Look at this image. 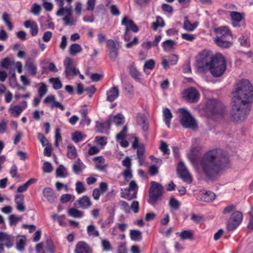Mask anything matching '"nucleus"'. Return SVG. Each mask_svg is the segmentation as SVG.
Listing matches in <instances>:
<instances>
[{"mask_svg":"<svg viewBox=\"0 0 253 253\" xmlns=\"http://www.w3.org/2000/svg\"><path fill=\"white\" fill-rule=\"evenodd\" d=\"M175 44L174 41L172 40H167L162 42V46L165 51L169 50L173 48Z\"/></svg>","mask_w":253,"mask_h":253,"instance_id":"obj_37","label":"nucleus"},{"mask_svg":"<svg viewBox=\"0 0 253 253\" xmlns=\"http://www.w3.org/2000/svg\"><path fill=\"white\" fill-rule=\"evenodd\" d=\"M47 92V86L43 83L40 84V86L38 89V93L40 97H42Z\"/></svg>","mask_w":253,"mask_h":253,"instance_id":"obj_45","label":"nucleus"},{"mask_svg":"<svg viewBox=\"0 0 253 253\" xmlns=\"http://www.w3.org/2000/svg\"><path fill=\"white\" fill-rule=\"evenodd\" d=\"M0 242L5 243V245L7 248H10L12 246V240L11 236L3 232H0Z\"/></svg>","mask_w":253,"mask_h":253,"instance_id":"obj_27","label":"nucleus"},{"mask_svg":"<svg viewBox=\"0 0 253 253\" xmlns=\"http://www.w3.org/2000/svg\"><path fill=\"white\" fill-rule=\"evenodd\" d=\"M111 125L108 119L104 122H96V130L100 133H106L110 129Z\"/></svg>","mask_w":253,"mask_h":253,"instance_id":"obj_19","label":"nucleus"},{"mask_svg":"<svg viewBox=\"0 0 253 253\" xmlns=\"http://www.w3.org/2000/svg\"><path fill=\"white\" fill-rule=\"evenodd\" d=\"M92 205V203L89 197L84 196L80 198V207L84 209H88Z\"/></svg>","mask_w":253,"mask_h":253,"instance_id":"obj_32","label":"nucleus"},{"mask_svg":"<svg viewBox=\"0 0 253 253\" xmlns=\"http://www.w3.org/2000/svg\"><path fill=\"white\" fill-rule=\"evenodd\" d=\"M73 200L74 197H73L72 195L68 194L62 195L60 199L61 202L63 203H65Z\"/></svg>","mask_w":253,"mask_h":253,"instance_id":"obj_59","label":"nucleus"},{"mask_svg":"<svg viewBox=\"0 0 253 253\" xmlns=\"http://www.w3.org/2000/svg\"><path fill=\"white\" fill-rule=\"evenodd\" d=\"M93 161L96 163V167L101 171H105L107 168V165H103L105 162L104 158L102 156L95 157Z\"/></svg>","mask_w":253,"mask_h":253,"instance_id":"obj_30","label":"nucleus"},{"mask_svg":"<svg viewBox=\"0 0 253 253\" xmlns=\"http://www.w3.org/2000/svg\"><path fill=\"white\" fill-rule=\"evenodd\" d=\"M227 64L225 57L221 53H217L214 55L208 70L211 75L216 78L221 77L225 72Z\"/></svg>","mask_w":253,"mask_h":253,"instance_id":"obj_3","label":"nucleus"},{"mask_svg":"<svg viewBox=\"0 0 253 253\" xmlns=\"http://www.w3.org/2000/svg\"><path fill=\"white\" fill-rule=\"evenodd\" d=\"M130 237L133 241H140L142 239V233L138 230H131Z\"/></svg>","mask_w":253,"mask_h":253,"instance_id":"obj_36","label":"nucleus"},{"mask_svg":"<svg viewBox=\"0 0 253 253\" xmlns=\"http://www.w3.org/2000/svg\"><path fill=\"white\" fill-rule=\"evenodd\" d=\"M52 219L57 221L60 226H65L66 223L64 222L65 216L64 215H59L57 214H54L51 216Z\"/></svg>","mask_w":253,"mask_h":253,"instance_id":"obj_40","label":"nucleus"},{"mask_svg":"<svg viewBox=\"0 0 253 253\" xmlns=\"http://www.w3.org/2000/svg\"><path fill=\"white\" fill-rule=\"evenodd\" d=\"M123 175L124 176L125 180L126 181H128L129 180L131 179L132 177L130 169H126L123 172Z\"/></svg>","mask_w":253,"mask_h":253,"instance_id":"obj_62","label":"nucleus"},{"mask_svg":"<svg viewBox=\"0 0 253 253\" xmlns=\"http://www.w3.org/2000/svg\"><path fill=\"white\" fill-rule=\"evenodd\" d=\"M42 6L44 9L47 11H50L53 9V4L52 3L48 2L46 0H42Z\"/></svg>","mask_w":253,"mask_h":253,"instance_id":"obj_61","label":"nucleus"},{"mask_svg":"<svg viewBox=\"0 0 253 253\" xmlns=\"http://www.w3.org/2000/svg\"><path fill=\"white\" fill-rule=\"evenodd\" d=\"M214 42L217 45L224 48H229L233 44V42L229 41V39H224L221 37L215 38Z\"/></svg>","mask_w":253,"mask_h":253,"instance_id":"obj_24","label":"nucleus"},{"mask_svg":"<svg viewBox=\"0 0 253 253\" xmlns=\"http://www.w3.org/2000/svg\"><path fill=\"white\" fill-rule=\"evenodd\" d=\"M119 205L126 212L129 213L130 212V207L126 202L121 201L119 202Z\"/></svg>","mask_w":253,"mask_h":253,"instance_id":"obj_64","label":"nucleus"},{"mask_svg":"<svg viewBox=\"0 0 253 253\" xmlns=\"http://www.w3.org/2000/svg\"><path fill=\"white\" fill-rule=\"evenodd\" d=\"M193 233L189 230L182 231L179 235V237L182 240L191 239L193 237Z\"/></svg>","mask_w":253,"mask_h":253,"instance_id":"obj_46","label":"nucleus"},{"mask_svg":"<svg viewBox=\"0 0 253 253\" xmlns=\"http://www.w3.org/2000/svg\"><path fill=\"white\" fill-rule=\"evenodd\" d=\"M160 149L163 153L164 155H169L170 154V150L168 148V144L163 141H161Z\"/></svg>","mask_w":253,"mask_h":253,"instance_id":"obj_48","label":"nucleus"},{"mask_svg":"<svg viewBox=\"0 0 253 253\" xmlns=\"http://www.w3.org/2000/svg\"><path fill=\"white\" fill-rule=\"evenodd\" d=\"M108 120L111 124H115L117 126L123 125L125 123V117L122 114H118L116 115H110Z\"/></svg>","mask_w":253,"mask_h":253,"instance_id":"obj_23","label":"nucleus"},{"mask_svg":"<svg viewBox=\"0 0 253 253\" xmlns=\"http://www.w3.org/2000/svg\"><path fill=\"white\" fill-rule=\"evenodd\" d=\"M129 73L131 77L137 82H140L141 80V73L133 65L128 66Z\"/></svg>","mask_w":253,"mask_h":253,"instance_id":"obj_28","label":"nucleus"},{"mask_svg":"<svg viewBox=\"0 0 253 253\" xmlns=\"http://www.w3.org/2000/svg\"><path fill=\"white\" fill-rule=\"evenodd\" d=\"M7 129V123L5 120H2L0 122V134L5 133Z\"/></svg>","mask_w":253,"mask_h":253,"instance_id":"obj_58","label":"nucleus"},{"mask_svg":"<svg viewBox=\"0 0 253 253\" xmlns=\"http://www.w3.org/2000/svg\"><path fill=\"white\" fill-rule=\"evenodd\" d=\"M182 96L185 100L190 103L198 102L200 98L199 92L193 87L184 89L182 92Z\"/></svg>","mask_w":253,"mask_h":253,"instance_id":"obj_7","label":"nucleus"},{"mask_svg":"<svg viewBox=\"0 0 253 253\" xmlns=\"http://www.w3.org/2000/svg\"><path fill=\"white\" fill-rule=\"evenodd\" d=\"M215 195L213 192L208 191L201 194L199 200L206 203H210L212 202L215 199Z\"/></svg>","mask_w":253,"mask_h":253,"instance_id":"obj_25","label":"nucleus"},{"mask_svg":"<svg viewBox=\"0 0 253 253\" xmlns=\"http://www.w3.org/2000/svg\"><path fill=\"white\" fill-rule=\"evenodd\" d=\"M177 171L179 177L185 182L187 183H191L192 182V177L182 162H179Z\"/></svg>","mask_w":253,"mask_h":253,"instance_id":"obj_11","label":"nucleus"},{"mask_svg":"<svg viewBox=\"0 0 253 253\" xmlns=\"http://www.w3.org/2000/svg\"><path fill=\"white\" fill-rule=\"evenodd\" d=\"M55 138V145L56 147H58L59 141L61 140V135L60 132V129L59 128H57L56 129Z\"/></svg>","mask_w":253,"mask_h":253,"instance_id":"obj_56","label":"nucleus"},{"mask_svg":"<svg viewBox=\"0 0 253 253\" xmlns=\"http://www.w3.org/2000/svg\"><path fill=\"white\" fill-rule=\"evenodd\" d=\"M49 81L52 84L53 87L55 89H59L62 88V84L58 78H50Z\"/></svg>","mask_w":253,"mask_h":253,"instance_id":"obj_44","label":"nucleus"},{"mask_svg":"<svg viewBox=\"0 0 253 253\" xmlns=\"http://www.w3.org/2000/svg\"><path fill=\"white\" fill-rule=\"evenodd\" d=\"M214 55L211 54V51L207 50H204L200 52L196 60L197 69L201 71L208 70L211 63V60L214 58Z\"/></svg>","mask_w":253,"mask_h":253,"instance_id":"obj_6","label":"nucleus"},{"mask_svg":"<svg viewBox=\"0 0 253 253\" xmlns=\"http://www.w3.org/2000/svg\"><path fill=\"white\" fill-rule=\"evenodd\" d=\"M24 106L21 107L19 105H11L9 111L10 114L14 116L18 117L22 112L23 110L27 107L26 102H24Z\"/></svg>","mask_w":253,"mask_h":253,"instance_id":"obj_26","label":"nucleus"},{"mask_svg":"<svg viewBox=\"0 0 253 253\" xmlns=\"http://www.w3.org/2000/svg\"><path fill=\"white\" fill-rule=\"evenodd\" d=\"M231 111L233 121H244L249 114L253 101V88L247 79H242L235 85L232 92Z\"/></svg>","mask_w":253,"mask_h":253,"instance_id":"obj_2","label":"nucleus"},{"mask_svg":"<svg viewBox=\"0 0 253 253\" xmlns=\"http://www.w3.org/2000/svg\"><path fill=\"white\" fill-rule=\"evenodd\" d=\"M243 219L242 213L239 211L234 212L229 218L227 224V229L229 231L234 230L241 222Z\"/></svg>","mask_w":253,"mask_h":253,"instance_id":"obj_9","label":"nucleus"},{"mask_svg":"<svg viewBox=\"0 0 253 253\" xmlns=\"http://www.w3.org/2000/svg\"><path fill=\"white\" fill-rule=\"evenodd\" d=\"M169 205L170 209H171L174 211H177V210H179V209L180 207V205H181V204H180V202L178 201V200L176 199L173 196L170 197L169 202Z\"/></svg>","mask_w":253,"mask_h":253,"instance_id":"obj_34","label":"nucleus"},{"mask_svg":"<svg viewBox=\"0 0 253 253\" xmlns=\"http://www.w3.org/2000/svg\"><path fill=\"white\" fill-rule=\"evenodd\" d=\"M96 91V88L93 85H85L80 83V95L84 94L89 98H91Z\"/></svg>","mask_w":253,"mask_h":253,"instance_id":"obj_15","label":"nucleus"},{"mask_svg":"<svg viewBox=\"0 0 253 253\" xmlns=\"http://www.w3.org/2000/svg\"><path fill=\"white\" fill-rule=\"evenodd\" d=\"M56 176L59 177L64 178L67 176L68 172L65 167L62 165L59 166L56 170Z\"/></svg>","mask_w":253,"mask_h":253,"instance_id":"obj_38","label":"nucleus"},{"mask_svg":"<svg viewBox=\"0 0 253 253\" xmlns=\"http://www.w3.org/2000/svg\"><path fill=\"white\" fill-rule=\"evenodd\" d=\"M121 24L128 28V31L131 30L132 32L136 33L139 30L138 27L134 23L132 20L129 19L127 16H125L122 19Z\"/></svg>","mask_w":253,"mask_h":253,"instance_id":"obj_17","label":"nucleus"},{"mask_svg":"<svg viewBox=\"0 0 253 253\" xmlns=\"http://www.w3.org/2000/svg\"><path fill=\"white\" fill-rule=\"evenodd\" d=\"M230 16L232 21V25L234 27H239V22L244 18V15L237 11H231Z\"/></svg>","mask_w":253,"mask_h":253,"instance_id":"obj_21","label":"nucleus"},{"mask_svg":"<svg viewBox=\"0 0 253 253\" xmlns=\"http://www.w3.org/2000/svg\"><path fill=\"white\" fill-rule=\"evenodd\" d=\"M188 158L199 172L211 181L216 180L229 164L228 154L221 149L209 150L200 158L196 150L192 149Z\"/></svg>","mask_w":253,"mask_h":253,"instance_id":"obj_1","label":"nucleus"},{"mask_svg":"<svg viewBox=\"0 0 253 253\" xmlns=\"http://www.w3.org/2000/svg\"><path fill=\"white\" fill-rule=\"evenodd\" d=\"M14 64V61H11L8 57L4 58L1 61V66L5 69H9L11 65Z\"/></svg>","mask_w":253,"mask_h":253,"instance_id":"obj_42","label":"nucleus"},{"mask_svg":"<svg viewBox=\"0 0 253 253\" xmlns=\"http://www.w3.org/2000/svg\"><path fill=\"white\" fill-rule=\"evenodd\" d=\"M77 156V151L75 147L69 144L67 146V157L71 159H74Z\"/></svg>","mask_w":253,"mask_h":253,"instance_id":"obj_33","label":"nucleus"},{"mask_svg":"<svg viewBox=\"0 0 253 253\" xmlns=\"http://www.w3.org/2000/svg\"><path fill=\"white\" fill-rule=\"evenodd\" d=\"M179 114V122L181 125L185 128H195L197 125L195 119L189 111L186 109L182 108L178 109Z\"/></svg>","mask_w":253,"mask_h":253,"instance_id":"obj_4","label":"nucleus"},{"mask_svg":"<svg viewBox=\"0 0 253 253\" xmlns=\"http://www.w3.org/2000/svg\"><path fill=\"white\" fill-rule=\"evenodd\" d=\"M52 167L51 164L49 162H45L43 164L42 170L44 172L49 173L52 170Z\"/></svg>","mask_w":253,"mask_h":253,"instance_id":"obj_63","label":"nucleus"},{"mask_svg":"<svg viewBox=\"0 0 253 253\" xmlns=\"http://www.w3.org/2000/svg\"><path fill=\"white\" fill-rule=\"evenodd\" d=\"M21 220V217L16 216L14 214H11L9 217V224L11 225L16 224L18 222L20 221Z\"/></svg>","mask_w":253,"mask_h":253,"instance_id":"obj_52","label":"nucleus"},{"mask_svg":"<svg viewBox=\"0 0 253 253\" xmlns=\"http://www.w3.org/2000/svg\"><path fill=\"white\" fill-rule=\"evenodd\" d=\"M207 110L212 114L222 115L224 110L223 103L216 99L209 100L206 105Z\"/></svg>","mask_w":253,"mask_h":253,"instance_id":"obj_8","label":"nucleus"},{"mask_svg":"<svg viewBox=\"0 0 253 253\" xmlns=\"http://www.w3.org/2000/svg\"><path fill=\"white\" fill-rule=\"evenodd\" d=\"M121 24L128 28V31L131 30L132 32L136 33L139 30L138 27L134 23L132 20L129 19L127 16H125L122 19Z\"/></svg>","mask_w":253,"mask_h":253,"instance_id":"obj_18","label":"nucleus"},{"mask_svg":"<svg viewBox=\"0 0 253 253\" xmlns=\"http://www.w3.org/2000/svg\"><path fill=\"white\" fill-rule=\"evenodd\" d=\"M101 245L104 251L109 252L113 249L110 242L108 240H103L101 242Z\"/></svg>","mask_w":253,"mask_h":253,"instance_id":"obj_51","label":"nucleus"},{"mask_svg":"<svg viewBox=\"0 0 253 253\" xmlns=\"http://www.w3.org/2000/svg\"><path fill=\"white\" fill-rule=\"evenodd\" d=\"M136 121L138 124L141 125L147 122V118L144 114L138 113L136 116Z\"/></svg>","mask_w":253,"mask_h":253,"instance_id":"obj_49","label":"nucleus"},{"mask_svg":"<svg viewBox=\"0 0 253 253\" xmlns=\"http://www.w3.org/2000/svg\"><path fill=\"white\" fill-rule=\"evenodd\" d=\"M80 253H92V250L85 242L80 241Z\"/></svg>","mask_w":253,"mask_h":253,"instance_id":"obj_39","label":"nucleus"},{"mask_svg":"<svg viewBox=\"0 0 253 253\" xmlns=\"http://www.w3.org/2000/svg\"><path fill=\"white\" fill-rule=\"evenodd\" d=\"M164 187L160 183L152 181L149 190L148 202L152 206L157 204L159 199L163 194Z\"/></svg>","mask_w":253,"mask_h":253,"instance_id":"obj_5","label":"nucleus"},{"mask_svg":"<svg viewBox=\"0 0 253 253\" xmlns=\"http://www.w3.org/2000/svg\"><path fill=\"white\" fill-rule=\"evenodd\" d=\"M217 35L215 38H222L224 39H229L231 38V32L227 27H220L216 28L214 30Z\"/></svg>","mask_w":253,"mask_h":253,"instance_id":"obj_16","label":"nucleus"},{"mask_svg":"<svg viewBox=\"0 0 253 253\" xmlns=\"http://www.w3.org/2000/svg\"><path fill=\"white\" fill-rule=\"evenodd\" d=\"M42 193L44 197L49 203H54L57 199L53 190L50 188L46 187L44 188L42 191Z\"/></svg>","mask_w":253,"mask_h":253,"instance_id":"obj_22","label":"nucleus"},{"mask_svg":"<svg viewBox=\"0 0 253 253\" xmlns=\"http://www.w3.org/2000/svg\"><path fill=\"white\" fill-rule=\"evenodd\" d=\"M26 238L24 236H19L16 239V249L19 251H23L26 245Z\"/></svg>","mask_w":253,"mask_h":253,"instance_id":"obj_31","label":"nucleus"},{"mask_svg":"<svg viewBox=\"0 0 253 253\" xmlns=\"http://www.w3.org/2000/svg\"><path fill=\"white\" fill-rule=\"evenodd\" d=\"M106 100L112 102L116 99L119 95V90L117 86H114L110 88L106 92Z\"/></svg>","mask_w":253,"mask_h":253,"instance_id":"obj_20","label":"nucleus"},{"mask_svg":"<svg viewBox=\"0 0 253 253\" xmlns=\"http://www.w3.org/2000/svg\"><path fill=\"white\" fill-rule=\"evenodd\" d=\"M25 66L30 75L35 76L38 72V67L34 59L28 58L25 61Z\"/></svg>","mask_w":253,"mask_h":253,"instance_id":"obj_13","label":"nucleus"},{"mask_svg":"<svg viewBox=\"0 0 253 253\" xmlns=\"http://www.w3.org/2000/svg\"><path fill=\"white\" fill-rule=\"evenodd\" d=\"M58 16H64L63 20L66 25H72L74 24V21L72 17V10L68 8H62L56 12Z\"/></svg>","mask_w":253,"mask_h":253,"instance_id":"obj_10","label":"nucleus"},{"mask_svg":"<svg viewBox=\"0 0 253 253\" xmlns=\"http://www.w3.org/2000/svg\"><path fill=\"white\" fill-rule=\"evenodd\" d=\"M191 219L196 223H199L203 220V216L193 213L191 214Z\"/></svg>","mask_w":253,"mask_h":253,"instance_id":"obj_60","label":"nucleus"},{"mask_svg":"<svg viewBox=\"0 0 253 253\" xmlns=\"http://www.w3.org/2000/svg\"><path fill=\"white\" fill-rule=\"evenodd\" d=\"M87 232L89 236L98 237L99 233L93 225H89L87 227Z\"/></svg>","mask_w":253,"mask_h":253,"instance_id":"obj_41","label":"nucleus"},{"mask_svg":"<svg viewBox=\"0 0 253 253\" xmlns=\"http://www.w3.org/2000/svg\"><path fill=\"white\" fill-rule=\"evenodd\" d=\"M70 54L72 55H76L79 52V45L76 43L72 44L69 48Z\"/></svg>","mask_w":253,"mask_h":253,"instance_id":"obj_50","label":"nucleus"},{"mask_svg":"<svg viewBox=\"0 0 253 253\" xmlns=\"http://www.w3.org/2000/svg\"><path fill=\"white\" fill-rule=\"evenodd\" d=\"M164 121L167 126L169 128L170 126V121L172 118V114L170 110L168 108H164L163 110Z\"/></svg>","mask_w":253,"mask_h":253,"instance_id":"obj_29","label":"nucleus"},{"mask_svg":"<svg viewBox=\"0 0 253 253\" xmlns=\"http://www.w3.org/2000/svg\"><path fill=\"white\" fill-rule=\"evenodd\" d=\"M65 72L67 77L70 76H75L78 74V70L76 69L74 66H73L69 68V69H65Z\"/></svg>","mask_w":253,"mask_h":253,"instance_id":"obj_47","label":"nucleus"},{"mask_svg":"<svg viewBox=\"0 0 253 253\" xmlns=\"http://www.w3.org/2000/svg\"><path fill=\"white\" fill-rule=\"evenodd\" d=\"M186 20H185L183 25V28L188 31H192L195 28L196 26H194V25L191 24L188 20L187 18L185 17Z\"/></svg>","mask_w":253,"mask_h":253,"instance_id":"obj_53","label":"nucleus"},{"mask_svg":"<svg viewBox=\"0 0 253 253\" xmlns=\"http://www.w3.org/2000/svg\"><path fill=\"white\" fill-rule=\"evenodd\" d=\"M9 85L12 88L17 87L18 84L17 83V80L15 73L12 74L11 76L9 78Z\"/></svg>","mask_w":253,"mask_h":253,"instance_id":"obj_54","label":"nucleus"},{"mask_svg":"<svg viewBox=\"0 0 253 253\" xmlns=\"http://www.w3.org/2000/svg\"><path fill=\"white\" fill-rule=\"evenodd\" d=\"M83 109L80 110L81 119L80 120V126H89L91 122L90 119L87 116L89 110L86 108V105L82 106Z\"/></svg>","mask_w":253,"mask_h":253,"instance_id":"obj_14","label":"nucleus"},{"mask_svg":"<svg viewBox=\"0 0 253 253\" xmlns=\"http://www.w3.org/2000/svg\"><path fill=\"white\" fill-rule=\"evenodd\" d=\"M107 47L109 51V56L112 61H115L118 56L119 47L114 40L110 39L107 42Z\"/></svg>","mask_w":253,"mask_h":253,"instance_id":"obj_12","label":"nucleus"},{"mask_svg":"<svg viewBox=\"0 0 253 253\" xmlns=\"http://www.w3.org/2000/svg\"><path fill=\"white\" fill-rule=\"evenodd\" d=\"M36 181L35 179H30L22 185L20 186L17 188V192L18 193H23L27 191L28 187L34 183Z\"/></svg>","mask_w":253,"mask_h":253,"instance_id":"obj_35","label":"nucleus"},{"mask_svg":"<svg viewBox=\"0 0 253 253\" xmlns=\"http://www.w3.org/2000/svg\"><path fill=\"white\" fill-rule=\"evenodd\" d=\"M41 10V6L37 3H34L31 7V12L35 15H38Z\"/></svg>","mask_w":253,"mask_h":253,"instance_id":"obj_57","label":"nucleus"},{"mask_svg":"<svg viewBox=\"0 0 253 253\" xmlns=\"http://www.w3.org/2000/svg\"><path fill=\"white\" fill-rule=\"evenodd\" d=\"M155 61L153 59H149L145 62L144 65V69L152 70L155 67Z\"/></svg>","mask_w":253,"mask_h":253,"instance_id":"obj_55","label":"nucleus"},{"mask_svg":"<svg viewBox=\"0 0 253 253\" xmlns=\"http://www.w3.org/2000/svg\"><path fill=\"white\" fill-rule=\"evenodd\" d=\"M114 211L111 213H110V215L108 217L107 219L103 222L101 225V227L102 228H104L107 227H109L111 223H112L114 222Z\"/></svg>","mask_w":253,"mask_h":253,"instance_id":"obj_43","label":"nucleus"}]
</instances>
